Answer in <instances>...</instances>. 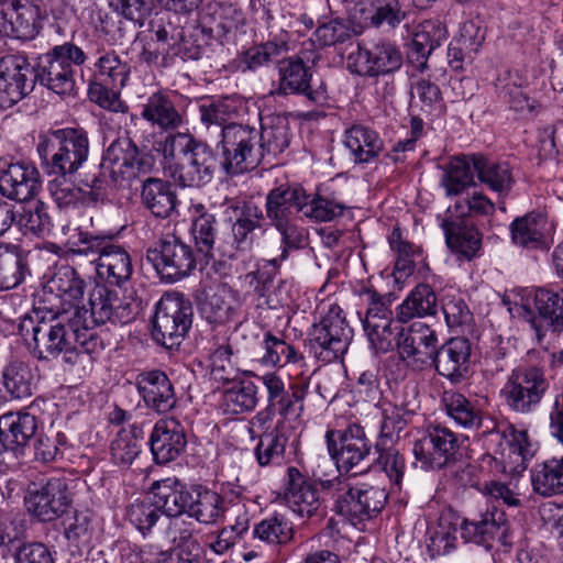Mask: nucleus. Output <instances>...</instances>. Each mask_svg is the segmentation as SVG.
Returning a JSON list of instances; mask_svg holds the SVG:
<instances>
[{"label": "nucleus", "mask_w": 563, "mask_h": 563, "mask_svg": "<svg viewBox=\"0 0 563 563\" xmlns=\"http://www.w3.org/2000/svg\"><path fill=\"white\" fill-rule=\"evenodd\" d=\"M260 142L258 130L249 124H231L222 130L217 148L225 174L235 176L256 168L264 157Z\"/></svg>", "instance_id": "nucleus-10"}, {"label": "nucleus", "mask_w": 563, "mask_h": 563, "mask_svg": "<svg viewBox=\"0 0 563 563\" xmlns=\"http://www.w3.org/2000/svg\"><path fill=\"white\" fill-rule=\"evenodd\" d=\"M548 231V219L540 212L518 217L510 224L512 243L528 250L545 249Z\"/></svg>", "instance_id": "nucleus-38"}, {"label": "nucleus", "mask_w": 563, "mask_h": 563, "mask_svg": "<svg viewBox=\"0 0 563 563\" xmlns=\"http://www.w3.org/2000/svg\"><path fill=\"white\" fill-rule=\"evenodd\" d=\"M141 117L153 128L162 131H174L184 123L180 110L175 103V99L165 92L158 91L152 93L142 106Z\"/></svg>", "instance_id": "nucleus-35"}, {"label": "nucleus", "mask_w": 563, "mask_h": 563, "mask_svg": "<svg viewBox=\"0 0 563 563\" xmlns=\"http://www.w3.org/2000/svg\"><path fill=\"white\" fill-rule=\"evenodd\" d=\"M37 432V419L26 411L7 412L0 416V434L13 461L21 454Z\"/></svg>", "instance_id": "nucleus-32"}, {"label": "nucleus", "mask_w": 563, "mask_h": 563, "mask_svg": "<svg viewBox=\"0 0 563 563\" xmlns=\"http://www.w3.org/2000/svg\"><path fill=\"white\" fill-rule=\"evenodd\" d=\"M366 296L368 308L362 319L364 331L377 352L391 351L402 327L394 322L393 312L385 297L375 291H367Z\"/></svg>", "instance_id": "nucleus-20"}, {"label": "nucleus", "mask_w": 563, "mask_h": 563, "mask_svg": "<svg viewBox=\"0 0 563 563\" xmlns=\"http://www.w3.org/2000/svg\"><path fill=\"white\" fill-rule=\"evenodd\" d=\"M472 344L464 336H455L448 340L439 349L435 347L431 362L439 375L449 379L452 384L463 382L470 371Z\"/></svg>", "instance_id": "nucleus-28"}, {"label": "nucleus", "mask_w": 563, "mask_h": 563, "mask_svg": "<svg viewBox=\"0 0 563 563\" xmlns=\"http://www.w3.org/2000/svg\"><path fill=\"white\" fill-rule=\"evenodd\" d=\"M261 146L265 154L277 155L283 153L290 144L289 121L285 115L273 114L262 119Z\"/></svg>", "instance_id": "nucleus-45"}, {"label": "nucleus", "mask_w": 563, "mask_h": 563, "mask_svg": "<svg viewBox=\"0 0 563 563\" xmlns=\"http://www.w3.org/2000/svg\"><path fill=\"white\" fill-rule=\"evenodd\" d=\"M448 32L440 21L427 20L420 23L413 32L409 62L420 73L428 67L430 54L446 40Z\"/></svg>", "instance_id": "nucleus-33"}, {"label": "nucleus", "mask_w": 563, "mask_h": 563, "mask_svg": "<svg viewBox=\"0 0 563 563\" xmlns=\"http://www.w3.org/2000/svg\"><path fill=\"white\" fill-rule=\"evenodd\" d=\"M141 201L153 216L165 219L175 211L177 195L168 181L148 177L142 184Z\"/></svg>", "instance_id": "nucleus-39"}, {"label": "nucleus", "mask_w": 563, "mask_h": 563, "mask_svg": "<svg viewBox=\"0 0 563 563\" xmlns=\"http://www.w3.org/2000/svg\"><path fill=\"white\" fill-rule=\"evenodd\" d=\"M283 422H277L271 431L260 434L254 454L260 466L280 465L285 457L287 437L282 432Z\"/></svg>", "instance_id": "nucleus-54"}, {"label": "nucleus", "mask_w": 563, "mask_h": 563, "mask_svg": "<svg viewBox=\"0 0 563 563\" xmlns=\"http://www.w3.org/2000/svg\"><path fill=\"white\" fill-rule=\"evenodd\" d=\"M154 150L162 155L163 169L181 187L200 188L210 183L217 168L212 150L188 133H173L156 142Z\"/></svg>", "instance_id": "nucleus-2"}, {"label": "nucleus", "mask_w": 563, "mask_h": 563, "mask_svg": "<svg viewBox=\"0 0 563 563\" xmlns=\"http://www.w3.org/2000/svg\"><path fill=\"white\" fill-rule=\"evenodd\" d=\"M152 167V156L141 154L131 139L119 137L104 151L100 164L85 174L81 185L90 189L93 199H99L108 187L139 178Z\"/></svg>", "instance_id": "nucleus-3"}, {"label": "nucleus", "mask_w": 563, "mask_h": 563, "mask_svg": "<svg viewBox=\"0 0 563 563\" xmlns=\"http://www.w3.org/2000/svg\"><path fill=\"white\" fill-rule=\"evenodd\" d=\"M67 310L80 332H90L100 338L93 325L107 322L128 324L137 316L139 305L132 299L120 298L117 291L104 285H96L89 294L88 308L69 303Z\"/></svg>", "instance_id": "nucleus-8"}, {"label": "nucleus", "mask_w": 563, "mask_h": 563, "mask_svg": "<svg viewBox=\"0 0 563 563\" xmlns=\"http://www.w3.org/2000/svg\"><path fill=\"white\" fill-rule=\"evenodd\" d=\"M411 100L413 106H420L427 114L440 113L443 100L439 86L429 78L417 77L411 81Z\"/></svg>", "instance_id": "nucleus-61"}, {"label": "nucleus", "mask_w": 563, "mask_h": 563, "mask_svg": "<svg viewBox=\"0 0 563 563\" xmlns=\"http://www.w3.org/2000/svg\"><path fill=\"white\" fill-rule=\"evenodd\" d=\"M306 200L307 191L299 185L283 184L266 195L265 216L279 232L283 245L280 257L269 261L274 267L288 256L289 250H299L305 245V229L298 225V221Z\"/></svg>", "instance_id": "nucleus-5"}, {"label": "nucleus", "mask_w": 563, "mask_h": 563, "mask_svg": "<svg viewBox=\"0 0 563 563\" xmlns=\"http://www.w3.org/2000/svg\"><path fill=\"white\" fill-rule=\"evenodd\" d=\"M38 18V7L30 0H2L0 1V35L32 40L41 27Z\"/></svg>", "instance_id": "nucleus-25"}, {"label": "nucleus", "mask_w": 563, "mask_h": 563, "mask_svg": "<svg viewBox=\"0 0 563 563\" xmlns=\"http://www.w3.org/2000/svg\"><path fill=\"white\" fill-rule=\"evenodd\" d=\"M437 333L422 322H415L409 329H401L395 347L402 361L416 368H422L434 354Z\"/></svg>", "instance_id": "nucleus-27"}, {"label": "nucleus", "mask_w": 563, "mask_h": 563, "mask_svg": "<svg viewBox=\"0 0 563 563\" xmlns=\"http://www.w3.org/2000/svg\"><path fill=\"white\" fill-rule=\"evenodd\" d=\"M325 439L328 451L339 471L356 475L368 468L366 461L369 459L372 443L363 427L351 423L344 430H329Z\"/></svg>", "instance_id": "nucleus-14"}, {"label": "nucleus", "mask_w": 563, "mask_h": 563, "mask_svg": "<svg viewBox=\"0 0 563 563\" xmlns=\"http://www.w3.org/2000/svg\"><path fill=\"white\" fill-rule=\"evenodd\" d=\"M344 143L358 163H367L383 150L378 134L364 125H353L345 132Z\"/></svg>", "instance_id": "nucleus-48"}, {"label": "nucleus", "mask_w": 563, "mask_h": 563, "mask_svg": "<svg viewBox=\"0 0 563 563\" xmlns=\"http://www.w3.org/2000/svg\"><path fill=\"white\" fill-rule=\"evenodd\" d=\"M142 430L135 426L121 429L110 445L112 462L121 468H129L142 452Z\"/></svg>", "instance_id": "nucleus-49"}, {"label": "nucleus", "mask_w": 563, "mask_h": 563, "mask_svg": "<svg viewBox=\"0 0 563 563\" xmlns=\"http://www.w3.org/2000/svg\"><path fill=\"white\" fill-rule=\"evenodd\" d=\"M267 390V402L283 418V422L291 416L298 417L303 411L309 379H299L286 388L284 380L276 373H266L260 377Z\"/></svg>", "instance_id": "nucleus-24"}, {"label": "nucleus", "mask_w": 563, "mask_h": 563, "mask_svg": "<svg viewBox=\"0 0 563 563\" xmlns=\"http://www.w3.org/2000/svg\"><path fill=\"white\" fill-rule=\"evenodd\" d=\"M506 515L496 507L488 508L475 519H464L461 536L467 542L488 545L499 532H505Z\"/></svg>", "instance_id": "nucleus-36"}, {"label": "nucleus", "mask_w": 563, "mask_h": 563, "mask_svg": "<svg viewBox=\"0 0 563 563\" xmlns=\"http://www.w3.org/2000/svg\"><path fill=\"white\" fill-rule=\"evenodd\" d=\"M136 388L145 405L158 413L170 411L177 404L174 386L162 371L153 369L139 374Z\"/></svg>", "instance_id": "nucleus-30"}, {"label": "nucleus", "mask_w": 563, "mask_h": 563, "mask_svg": "<svg viewBox=\"0 0 563 563\" xmlns=\"http://www.w3.org/2000/svg\"><path fill=\"white\" fill-rule=\"evenodd\" d=\"M411 417V411L401 406L390 405L383 410V419L376 449L387 446L399 438V433L406 428Z\"/></svg>", "instance_id": "nucleus-62"}, {"label": "nucleus", "mask_w": 563, "mask_h": 563, "mask_svg": "<svg viewBox=\"0 0 563 563\" xmlns=\"http://www.w3.org/2000/svg\"><path fill=\"white\" fill-rule=\"evenodd\" d=\"M264 216L262 210L253 205L245 203L231 228L233 245L236 250L246 251L253 245V231L261 227Z\"/></svg>", "instance_id": "nucleus-56"}, {"label": "nucleus", "mask_w": 563, "mask_h": 563, "mask_svg": "<svg viewBox=\"0 0 563 563\" xmlns=\"http://www.w3.org/2000/svg\"><path fill=\"white\" fill-rule=\"evenodd\" d=\"M95 69L98 84L121 89L129 80L130 65L121 60L114 51L103 52L95 63Z\"/></svg>", "instance_id": "nucleus-53"}, {"label": "nucleus", "mask_w": 563, "mask_h": 563, "mask_svg": "<svg viewBox=\"0 0 563 563\" xmlns=\"http://www.w3.org/2000/svg\"><path fill=\"white\" fill-rule=\"evenodd\" d=\"M192 317V305L184 295L163 296L153 319V339L166 349L179 346L191 327Z\"/></svg>", "instance_id": "nucleus-12"}, {"label": "nucleus", "mask_w": 563, "mask_h": 563, "mask_svg": "<svg viewBox=\"0 0 563 563\" xmlns=\"http://www.w3.org/2000/svg\"><path fill=\"white\" fill-rule=\"evenodd\" d=\"M500 396L507 408L519 415L532 413L543 400L542 397L510 377H507L500 389Z\"/></svg>", "instance_id": "nucleus-59"}, {"label": "nucleus", "mask_w": 563, "mask_h": 563, "mask_svg": "<svg viewBox=\"0 0 563 563\" xmlns=\"http://www.w3.org/2000/svg\"><path fill=\"white\" fill-rule=\"evenodd\" d=\"M484 433L499 442L494 460L498 461L503 473L517 476L527 470L529 461L536 454L527 430H519L512 423L504 421L495 423L492 430Z\"/></svg>", "instance_id": "nucleus-15"}, {"label": "nucleus", "mask_w": 563, "mask_h": 563, "mask_svg": "<svg viewBox=\"0 0 563 563\" xmlns=\"http://www.w3.org/2000/svg\"><path fill=\"white\" fill-rule=\"evenodd\" d=\"M34 68L22 55L0 58V109H8L32 91Z\"/></svg>", "instance_id": "nucleus-22"}, {"label": "nucleus", "mask_w": 563, "mask_h": 563, "mask_svg": "<svg viewBox=\"0 0 563 563\" xmlns=\"http://www.w3.org/2000/svg\"><path fill=\"white\" fill-rule=\"evenodd\" d=\"M85 280L70 266L60 267L49 280V288L56 291L62 300L77 301L85 292Z\"/></svg>", "instance_id": "nucleus-64"}, {"label": "nucleus", "mask_w": 563, "mask_h": 563, "mask_svg": "<svg viewBox=\"0 0 563 563\" xmlns=\"http://www.w3.org/2000/svg\"><path fill=\"white\" fill-rule=\"evenodd\" d=\"M20 332L40 360H51L63 354L65 362L77 364L85 355L91 358L103 350V341L90 332H80L67 308L55 312L51 320L24 319Z\"/></svg>", "instance_id": "nucleus-1"}, {"label": "nucleus", "mask_w": 563, "mask_h": 563, "mask_svg": "<svg viewBox=\"0 0 563 563\" xmlns=\"http://www.w3.org/2000/svg\"><path fill=\"white\" fill-rule=\"evenodd\" d=\"M151 493L161 514L175 518L188 512L191 490H188L177 478H165L153 483Z\"/></svg>", "instance_id": "nucleus-37"}, {"label": "nucleus", "mask_w": 563, "mask_h": 563, "mask_svg": "<svg viewBox=\"0 0 563 563\" xmlns=\"http://www.w3.org/2000/svg\"><path fill=\"white\" fill-rule=\"evenodd\" d=\"M245 18L233 4L207 3L198 14L197 30L203 42L234 43L244 33Z\"/></svg>", "instance_id": "nucleus-18"}, {"label": "nucleus", "mask_w": 563, "mask_h": 563, "mask_svg": "<svg viewBox=\"0 0 563 563\" xmlns=\"http://www.w3.org/2000/svg\"><path fill=\"white\" fill-rule=\"evenodd\" d=\"M285 501L289 509L299 517L312 518L322 516V500L318 488L297 467L287 468Z\"/></svg>", "instance_id": "nucleus-29"}, {"label": "nucleus", "mask_w": 563, "mask_h": 563, "mask_svg": "<svg viewBox=\"0 0 563 563\" xmlns=\"http://www.w3.org/2000/svg\"><path fill=\"white\" fill-rule=\"evenodd\" d=\"M241 102L231 97L205 99L199 104L200 122L210 135L222 136V130L231 124L239 115Z\"/></svg>", "instance_id": "nucleus-34"}, {"label": "nucleus", "mask_w": 563, "mask_h": 563, "mask_svg": "<svg viewBox=\"0 0 563 563\" xmlns=\"http://www.w3.org/2000/svg\"><path fill=\"white\" fill-rule=\"evenodd\" d=\"M37 168L31 164L0 162V192L20 202L32 200L41 190Z\"/></svg>", "instance_id": "nucleus-26"}, {"label": "nucleus", "mask_w": 563, "mask_h": 563, "mask_svg": "<svg viewBox=\"0 0 563 563\" xmlns=\"http://www.w3.org/2000/svg\"><path fill=\"white\" fill-rule=\"evenodd\" d=\"M264 354L261 357L265 366L305 365V357L291 344L267 332L263 340Z\"/></svg>", "instance_id": "nucleus-55"}, {"label": "nucleus", "mask_w": 563, "mask_h": 563, "mask_svg": "<svg viewBox=\"0 0 563 563\" xmlns=\"http://www.w3.org/2000/svg\"><path fill=\"white\" fill-rule=\"evenodd\" d=\"M69 484L70 481L65 477H49L31 483L25 497L29 512L43 522L62 517L71 503Z\"/></svg>", "instance_id": "nucleus-16"}, {"label": "nucleus", "mask_w": 563, "mask_h": 563, "mask_svg": "<svg viewBox=\"0 0 563 563\" xmlns=\"http://www.w3.org/2000/svg\"><path fill=\"white\" fill-rule=\"evenodd\" d=\"M36 151L47 175H74L88 158V134L74 128L49 131L40 135Z\"/></svg>", "instance_id": "nucleus-6"}, {"label": "nucleus", "mask_w": 563, "mask_h": 563, "mask_svg": "<svg viewBox=\"0 0 563 563\" xmlns=\"http://www.w3.org/2000/svg\"><path fill=\"white\" fill-rule=\"evenodd\" d=\"M29 273L23 250L12 243H0V290L19 286Z\"/></svg>", "instance_id": "nucleus-43"}, {"label": "nucleus", "mask_w": 563, "mask_h": 563, "mask_svg": "<svg viewBox=\"0 0 563 563\" xmlns=\"http://www.w3.org/2000/svg\"><path fill=\"white\" fill-rule=\"evenodd\" d=\"M533 490L544 497L563 493V455L537 463L532 470Z\"/></svg>", "instance_id": "nucleus-44"}, {"label": "nucleus", "mask_w": 563, "mask_h": 563, "mask_svg": "<svg viewBox=\"0 0 563 563\" xmlns=\"http://www.w3.org/2000/svg\"><path fill=\"white\" fill-rule=\"evenodd\" d=\"M457 435L448 427L430 424L413 444V455L424 470H441L454 463L459 454Z\"/></svg>", "instance_id": "nucleus-19"}, {"label": "nucleus", "mask_w": 563, "mask_h": 563, "mask_svg": "<svg viewBox=\"0 0 563 563\" xmlns=\"http://www.w3.org/2000/svg\"><path fill=\"white\" fill-rule=\"evenodd\" d=\"M34 377L31 367L22 361L10 362L2 369V384L15 399L27 398L33 393Z\"/></svg>", "instance_id": "nucleus-58"}, {"label": "nucleus", "mask_w": 563, "mask_h": 563, "mask_svg": "<svg viewBox=\"0 0 563 563\" xmlns=\"http://www.w3.org/2000/svg\"><path fill=\"white\" fill-rule=\"evenodd\" d=\"M190 211L192 212L191 232L198 253L210 257L218 234L217 219L202 203L192 205Z\"/></svg>", "instance_id": "nucleus-50"}, {"label": "nucleus", "mask_w": 563, "mask_h": 563, "mask_svg": "<svg viewBox=\"0 0 563 563\" xmlns=\"http://www.w3.org/2000/svg\"><path fill=\"white\" fill-rule=\"evenodd\" d=\"M233 301L232 289L224 284H219L203 291L199 310L209 323L222 324L228 322L234 312Z\"/></svg>", "instance_id": "nucleus-41"}, {"label": "nucleus", "mask_w": 563, "mask_h": 563, "mask_svg": "<svg viewBox=\"0 0 563 563\" xmlns=\"http://www.w3.org/2000/svg\"><path fill=\"white\" fill-rule=\"evenodd\" d=\"M225 512L224 498L217 492L198 486L191 489L188 518L205 525L216 523Z\"/></svg>", "instance_id": "nucleus-42"}, {"label": "nucleus", "mask_w": 563, "mask_h": 563, "mask_svg": "<svg viewBox=\"0 0 563 563\" xmlns=\"http://www.w3.org/2000/svg\"><path fill=\"white\" fill-rule=\"evenodd\" d=\"M146 258L161 279L169 283L186 277L196 266L191 246L174 234L162 238L156 246L148 249Z\"/></svg>", "instance_id": "nucleus-17"}, {"label": "nucleus", "mask_w": 563, "mask_h": 563, "mask_svg": "<svg viewBox=\"0 0 563 563\" xmlns=\"http://www.w3.org/2000/svg\"><path fill=\"white\" fill-rule=\"evenodd\" d=\"M437 311V296L426 284L418 285L397 308V321L406 323L413 318L432 316Z\"/></svg>", "instance_id": "nucleus-46"}, {"label": "nucleus", "mask_w": 563, "mask_h": 563, "mask_svg": "<svg viewBox=\"0 0 563 563\" xmlns=\"http://www.w3.org/2000/svg\"><path fill=\"white\" fill-rule=\"evenodd\" d=\"M448 415L460 426L479 429L483 426V409L478 401L461 393H445L443 398Z\"/></svg>", "instance_id": "nucleus-51"}, {"label": "nucleus", "mask_w": 563, "mask_h": 563, "mask_svg": "<svg viewBox=\"0 0 563 563\" xmlns=\"http://www.w3.org/2000/svg\"><path fill=\"white\" fill-rule=\"evenodd\" d=\"M472 159L473 170L477 174L478 179L487 185L489 189L499 195H507L510 191L514 178L511 168L507 163H495L488 161L483 155Z\"/></svg>", "instance_id": "nucleus-47"}, {"label": "nucleus", "mask_w": 563, "mask_h": 563, "mask_svg": "<svg viewBox=\"0 0 563 563\" xmlns=\"http://www.w3.org/2000/svg\"><path fill=\"white\" fill-rule=\"evenodd\" d=\"M187 444L184 429L175 420L156 422L150 439L151 452L157 464L177 459Z\"/></svg>", "instance_id": "nucleus-31"}, {"label": "nucleus", "mask_w": 563, "mask_h": 563, "mask_svg": "<svg viewBox=\"0 0 563 563\" xmlns=\"http://www.w3.org/2000/svg\"><path fill=\"white\" fill-rule=\"evenodd\" d=\"M87 59L85 52L71 42L56 45L37 58L34 79L59 96L76 93L74 66L82 65Z\"/></svg>", "instance_id": "nucleus-9"}, {"label": "nucleus", "mask_w": 563, "mask_h": 563, "mask_svg": "<svg viewBox=\"0 0 563 563\" xmlns=\"http://www.w3.org/2000/svg\"><path fill=\"white\" fill-rule=\"evenodd\" d=\"M508 377L542 398L545 397L550 389V378L547 375L545 366L540 363L520 364L510 372Z\"/></svg>", "instance_id": "nucleus-63"}, {"label": "nucleus", "mask_w": 563, "mask_h": 563, "mask_svg": "<svg viewBox=\"0 0 563 563\" xmlns=\"http://www.w3.org/2000/svg\"><path fill=\"white\" fill-rule=\"evenodd\" d=\"M257 386L249 380L234 383L222 395V407L227 413L250 412L257 406Z\"/></svg>", "instance_id": "nucleus-57"}, {"label": "nucleus", "mask_w": 563, "mask_h": 563, "mask_svg": "<svg viewBox=\"0 0 563 563\" xmlns=\"http://www.w3.org/2000/svg\"><path fill=\"white\" fill-rule=\"evenodd\" d=\"M15 225L23 234H32L38 238L48 235L53 224L47 206L37 200L21 207V211H16Z\"/></svg>", "instance_id": "nucleus-52"}, {"label": "nucleus", "mask_w": 563, "mask_h": 563, "mask_svg": "<svg viewBox=\"0 0 563 563\" xmlns=\"http://www.w3.org/2000/svg\"><path fill=\"white\" fill-rule=\"evenodd\" d=\"M346 63L350 71L375 77L398 70L402 65V55L390 42H379L372 48H364L357 44L349 54Z\"/></svg>", "instance_id": "nucleus-21"}, {"label": "nucleus", "mask_w": 563, "mask_h": 563, "mask_svg": "<svg viewBox=\"0 0 563 563\" xmlns=\"http://www.w3.org/2000/svg\"><path fill=\"white\" fill-rule=\"evenodd\" d=\"M322 486L332 489L336 499V514L356 526L378 514L387 501L384 488L368 484L352 486L345 479L335 478L322 482Z\"/></svg>", "instance_id": "nucleus-11"}, {"label": "nucleus", "mask_w": 563, "mask_h": 563, "mask_svg": "<svg viewBox=\"0 0 563 563\" xmlns=\"http://www.w3.org/2000/svg\"><path fill=\"white\" fill-rule=\"evenodd\" d=\"M473 157H478L477 154L463 155L452 159L444 169L441 184L444 187L446 195H459L466 187L473 185Z\"/></svg>", "instance_id": "nucleus-60"}, {"label": "nucleus", "mask_w": 563, "mask_h": 563, "mask_svg": "<svg viewBox=\"0 0 563 563\" xmlns=\"http://www.w3.org/2000/svg\"><path fill=\"white\" fill-rule=\"evenodd\" d=\"M273 96L301 95L310 103L325 100V90L312 85V71L300 58H285L278 62V86Z\"/></svg>", "instance_id": "nucleus-23"}, {"label": "nucleus", "mask_w": 563, "mask_h": 563, "mask_svg": "<svg viewBox=\"0 0 563 563\" xmlns=\"http://www.w3.org/2000/svg\"><path fill=\"white\" fill-rule=\"evenodd\" d=\"M449 249L461 257L471 261L482 249V234L464 222L443 220L441 223Z\"/></svg>", "instance_id": "nucleus-40"}, {"label": "nucleus", "mask_w": 563, "mask_h": 563, "mask_svg": "<svg viewBox=\"0 0 563 563\" xmlns=\"http://www.w3.org/2000/svg\"><path fill=\"white\" fill-rule=\"evenodd\" d=\"M514 302L518 318L527 325L532 340L544 351L563 330V290L527 288Z\"/></svg>", "instance_id": "nucleus-4"}, {"label": "nucleus", "mask_w": 563, "mask_h": 563, "mask_svg": "<svg viewBox=\"0 0 563 563\" xmlns=\"http://www.w3.org/2000/svg\"><path fill=\"white\" fill-rule=\"evenodd\" d=\"M68 254L74 264L80 265L87 261L95 265L98 276L111 285L121 286L131 278L133 272L129 253L106 236L80 232L78 242Z\"/></svg>", "instance_id": "nucleus-7"}, {"label": "nucleus", "mask_w": 563, "mask_h": 563, "mask_svg": "<svg viewBox=\"0 0 563 563\" xmlns=\"http://www.w3.org/2000/svg\"><path fill=\"white\" fill-rule=\"evenodd\" d=\"M352 339L353 329L338 305H330L328 311L318 323L312 325L310 332L314 354L325 363L341 357L347 351Z\"/></svg>", "instance_id": "nucleus-13"}]
</instances>
